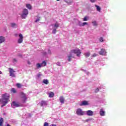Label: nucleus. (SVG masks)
I'll return each instance as SVG.
<instances>
[{
	"mask_svg": "<svg viewBox=\"0 0 126 126\" xmlns=\"http://www.w3.org/2000/svg\"><path fill=\"white\" fill-rule=\"evenodd\" d=\"M97 92H99V89L98 88H96L95 90V93H97Z\"/></svg>",
	"mask_w": 126,
	"mask_h": 126,
	"instance_id": "nucleus-38",
	"label": "nucleus"
},
{
	"mask_svg": "<svg viewBox=\"0 0 126 126\" xmlns=\"http://www.w3.org/2000/svg\"><path fill=\"white\" fill-rule=\"evenodd\" d=\"M11 27H14L15 26H16V24L15 23H11Z\"/></svg>",
	"mask_w": 126,
	"mask_h": 126,
	"instance_id": "nucleus-31",
	"label": "nucleus"
},
{
	"mask_svg": "<svg viewBox=\"0 0 126 126\" xmlns=\"http://www.w3.org/2000/svg\"><path fill=\"white\" fill-rule=\"evenodd\" d=\"M92 57L93 58H95V57H97V54L95 53H94L93 55H92Z\"/></svg>",
	"mask_w": 126,
	"mask_h": 126,
	"instance_id": "nucleus-33",
	"label": "nucleus"
},
{
	"mask_svg": "<svg viewBox=\"0 0 126 126\" xmlns=\"http://www.w3.org/2000/svg\"><path fill=\"white\" fill-rule=\"evenodd\" d=\"M57 0V1H60V0Z\"/></svg>",
	"mask_w": 126,
	"mask_h": 126,
	"instance_id": "nucleus-49",
	"label": "nucleus"
},
{
	"mask_svg": "<svg viewBox=\"0 0 126 126\" xmlns=\"http://www.w3.org/2000/svg\"><path fill=\"white\" fill-rule=\"evenodd\" d=\"M87 17H85L83 19V21H87Z\"/></svg>",
	"mask_w": 126,
	"mask_h": 126,
	"instance_id": "nucleus-36",
	"label": "nucleus"
},
{
	"mask_svg": "<svg viewBox=\"0 0 126 126\" xmlns=\"http://www.w3.org/2000/svg\"><path fill=\"white\" fill-rule=\"evenodd\" d=\"M47 53H45V55H46Z\"/></svg>",
	"mask_w": 126,
	"mask_h": 126,
	"instance_id": "nucleus-51",
	"label": "nucleus"
},
{
	"mask_svg": "<svg viewBox=\"0 0 126 126\" xmlns=\"http://www.w3.org/2000/svg\"><path fill=\"white\" fill-rule=\"evenodd\" d=\"M28 64H31V63L29 61H28Z\"/></svg>",
	"mask_w": 126,
	"mask_h": 126,
	"instance_id": "nucleus-45",
	"label": "nucleus"
},
{
	"mask_svg": "<svg viewBox=\"0 0 126 126\" xmlns=\"http://www.w3.org/2000/svg\"><path fill=\"white\" fill-rule=\"evenodd\" d=\"M43 126H49V123L45 122Z\"/></svg>",
	"mask_w": 126,
	"mask_h": 126,
	"instance_id": "nucleus-34",
	"label": "nucleus"
},
{
	"mask_svg": "<svg viewBox=\"0 0 126 126\" xmlns=\"http://www.w3.org/2000/svg\"><path fill=\"white\" fill-rule=\"evenodd\" d=\"M59 100L61 104H64V97L63 96H61L59 98Z\"/></svg>",
	"mask_w": 126,
	"mask_h": 126,
	"instance_id": "nucleus-11",
	"label": "nucleus"
},
{
	"mask_svg": "<svg viewBox=\"0 0 126 126\" xmlns=\"http://www.w3.org/2000/svg\"><path fill=\"white\" fill-rule=\"evenodd\" d=\"M78 25L79 26H82V23L80 21H79Z\"/></svg>",
	"mask_w": 126,
	"mask_h": 126,
	"instance_id": "nucleus-37",
	"label": "nucleus"
},
{
	"mask_svg": "<svg viewBox=\"0 0 126 126\" xmlns=\"http://www.w3.org/2000/svg\"><path fill=\"white\" fill-rule=\"evenodd\" d=\"M60 27V24L58 23V22H56L54 24V27H55L56 28H58V27Z\"/></svg>",
	"mask_w": 126,
	"mask_h": 126,
	"instance_id": "nucleus-23",
	"label": "nucleus"
},
{
	"mask_svg": "<svg viewBox=\"0 0 126 126\" xmlns=\"http://www.w3.org/2000/svg\"><path fill=\"white\" fill-rule=\"evenodd\" d=\"M95 7H96V10L97 11H98L99 12H100V11H101V7H100V6L97 5H95Z\"/></svg>",
	"mask_w": 126,
	"mask_h": 126,
	"instance_id": "nucleus-20",
	"label": "nucleus"
},
{
	"mask_svg": "<svg viewBox=\"0 0 126 126\" xmlns=\"http://www.w3.org/2000/svg\"><path fill=\"white\" fill-rule=\"evenodd\" d=\"M43 83L47 85V84H49V81L47 79H44L43 80Z\"/></svg>",
	"mask_w": 126,
	"mask_h": 126,
	"instance_id": "nucleus-21",
	"label": "nucleus"
},
{
	"mask_svg": "<svg viewBox=\"0 0 126 126\" xmlns=\"http://www.w3.org/2000/svg\"><path fill=\"white\" fill-rule=\"evenodd\" d=\"M48 53H49V54H51V51H50V50H48Z\"/></svg>",
	"mask_w": 126,
	"mask_h": 126,
	"instance_id": "nucleus-46",
	"label": "nucleus"
},
{
	"mask_svg": "<svg viewBox=\"0 0 126 126\" xmlns=\"http://www.w3.org/2000/svg\"><path fill=\"white\" fill-rule=\"evenodd\" d=\"M99 114L100 115V116H101L102 117L105 116V111H104V110L103 109H101Z\"/></svg>",
	"mask_w": 126,
	"mask_h": 126,
	"instance_id": "nucleus-14",
	"label": "nucleus"
},
{
	"mask_svg": "<svg viewBox=\"0 0 126 126\" xmlns=\"http://www.w3.org/2000/svg\"><path fill=\"white\" fill-rule=\"evenodd\" d=\"M6 126H10V125H9V124H7Z\"/></svg>",
	"mask_w": 126,
	"mask_h": 126,
	"instance_id": "nucleus-48",
	"label": "nucleus"
},
{
	"mask_svg": "<svg viewBox=\"0 0 126 126\" xmlns=\"http://www.w3.org/2000/svg\"><path fill=\"white\" fill-rule=\"evenodd\" d=\"M84 55L86 58H89V57H90V55H91V53H90V52H88L84 53Z\"/></svg>",
	"mask_w": 126,
	"mask_h": 126,
	"instance_id": "nucleus-16",
	"label": "nucleus"
},
{
	"mask_svg": "<svg viewBox=\"0 0 126 126\" xmlns=\"http://www.w3.org/2000/svg\"><path fill=\"white\" fill-rule=\"evenodd\" d=\"M76 114L78 115V116H83L84 115V112L82 111V110L80 108L77 109L76 111Z\"/></svg>",
	"mask_w": 126,
	"mask_h": 126,
	"instance_id": "nucleus-5",
	"label": "nucleus"
},
{
	"mask_svg": "<svg viewBox=\"0 0 126 126\" xmlns=\"http://www.w3.org/2000/svg\"><path fill=\"white\" fill-rule=\"evenodd\" d=\"M2 104H3V105H2L1 106V108H2V107H4V106H5L6 105V104H5V103H2Z\"/></svg>",
	"mask_w": 126,
	"mask_h": 126,
	"instance_id": "nucleus-42",
	"label": "nucleus"
},
{
	"mask_svg": "<svg viewBox=\"0 0 126 126\" xmlns=\"http://www.w3.org/2000/svg\"><path fill=\"white\" fill-rule=\"evenodd\" d=\"M99 42H104V38L102 37H101L99 38Z\"/></svg>",
	"mask_w": 126,
	"mask_h": 126,
	"instance_id": "nucleus-30",
	"label": "nucleus"
},
{
	"mask_svg": "<svg viewBox=\"0 0 126 126\" xmlns=\"http://www.w3.org/2000/svg\"><path fill=\"white\" fill-rule=\"evenodd\" d=\"M71 57H72L71 55L68 56V62H71Z\"/></svg>",
	"mask_w": 126,
	"mask_h": 126,
	"instance_id": "nucleus-29",
	"label": "nucleus"
},
{
	"mask_svg": "<svg viewBox=\"0 0 126 126\" xmlns=\"http://www.w3.org/2000/svg\"><path fill=\"white\" fill-rule=\"evenodd\" d=\"M26 6L27 8H28V9H32V6H31V4H27Z\"/></svg>",
	"mask_w": 126,
	"mask_h": 126,
	"instance_id": "nucleus-19",
	"label": "nucleus"
},
{
	"mask_svg": "<svg viewBox=\"0 0 126 126\" xmlns=\"http://www.w3.org/2000/svg\"><path fill=\"white\" fill-rule=\"evenodd\" d=\"M2 74V72L0 71V74Z\"/></svg>",
	"mask_w": 126,
	"mask_h": 126,
	"instance_id": "nucleus-47",
	"label": "nucleus"
},
{
	"mask_svg": "<svg viewBox=\"0 0 126 126\" xmlns=\"http://www.w3.org/2000/svg\"><path fill=\"white\" fill-rule=\"evenodd\" d=\"M28 13H29L28 10L27 9H24L23 10V13L21 14V17L23 19H25L26 17H27V15H28Z\"/></svg>",
	"mask_w": 126,
	"mask_h": 126,
	"instance_id": "nucleus-2",
	"label": "nucleus"
},
{
	"mask_svg": "<svg viewBox=\"0 0 126 126\" xmlns=\"http://www.w3.org/2000/svg\"><path fill=\"white\" fill-rule=\"evenodd\" d=\"M21 96L22 99L23 103H26V100H27V97H26V95L25 94L23 93H21Z\"/></svg>",
	"mask_w": 126,
	"mask_h": 126,
	"instance_id": "nucleus-4",
	"label": "nucleus"
},
{
	"mask_svg": "<svg viewBox=\"0 0 126 126\" xmlns=\"http://www.w3.org/2000/svg\"><path fill=\"white\" fill-rule=\"evenodd\" d=\"M99 53V55H101V56H105V55L106 54V50H105L104 49H101Z\"/></svg>",
	"mask_w": 126,
	"mask_h": 126,
	"instance_id": "nucleus-9",
	"label": "nucleus"
},
{
	"mask_svg": "<svg viewBox=\"0 0 126 126\" xmlns=\"http://www.w3.org/2000/svg\"><path fill=\"white\" fill-rule=\"evenodd\" d=\"M41 66H46L47 65V63H46L45 61H43L41 63Z\"/></svg>",
	"mask_w": 126,
	"mask_h": 126,
	"instance_id": "nucleus-24",
	"label": "nucleus"
},
{
	"mask_svg": "<svg viewBox=\"0 0 126 126\" xmlns=\"http://www.w3.org/2000/svg\"><path fill=\"white\" fill-rule=\"evenodd\" d=\"M37 77H40L41 76V73H38L37 75Z\"/></svg>",
	"mask_w": 126,
	"mask_h": 126,
	"instance_id": "nucleus-40",
	"label": "nucleus"
},
{
	"mask_svg": "<svg viewBox=\"0 0 126 126\" xmlns=\"http://www.w3.org/2000/svg\"><path fill=\"white\" fill-rule=\"evenodd\" d=\"M19 38L18 40V44H21V43H22V42H23V35H22V34L20 33L19 34Z\"/></svg>",
	"mask_w": 126,
	"mask_h": 126,
	"instance_id": "nucleus-7",
	"label": "nucleus"
},
{
	"mask_svg": "<svg viewBox=\"0 0 126 126\" xmlns=\"http://www.w3.org/2000/svg\"><path fill=\"white\" fill-rule=\"evenodd\" d=\"M0 126H3V118H0Z\"/></svg>",
	"mask_w": 126,
	"mask_h": 126,
	"instance_id": "nucleus-17",
	"label": "nucleus"
},
{
	"mask_svg": "<svg viewBox=\"0 0 126 126\" xmlns=\"http://www.w3.org/2000/svg\"><path fill=\"white\" fill-rule=\"evenodd\" d=\"M38 21H40V19H37L35 21V22H38Z\"/></svg>",
	"mask_w": 126,
	"mask_h": 126,
	"instance_id": "nucleus-41",
	"label": "nucleus"
},
{
	"mask_svg": "<svg viewBox=\"0 0 126 126\" xmlns=\"http://www.w3.org/2000/svg\"><path fill=\"white\" fill-rule=\"evenodd\" d=\"M0 102H1V99H0Z\"/></svg>",
	"mask_w": 126,
	"mask_h": 126,
	"instance_id": "nucleus-50",
	"label": "nucleus"
},
{
	"mask_svg": "<svg viewBox=\"0 0 126 126\" xmlns=\"http://www.w3.org/2000/svg\"><path fill=\"white\" fill-rule=\"evenodd\" d=\"M1 103L2 104H5L6 105L8 102V99H9V96H7L6 94H3L2 95Z\"/></svg>",
	"mask_w": 126,
	"mask_h": 126,
	"instance_id": "nucleus-1",
	"label": "nucleus"
},
{
	"mask_svg": "<svg viewBox=\"0 0 126 126\" xmlns=\"http://www.w3.org/2000/svg\"><path fill=\"white\" fill-rule=\"evenodd\" d=\"M88 105V102L84 100L82 102V103L80 104V106H87Z\"/></svg>",
	"mask_w": 126,
	"mask_h": 126,
	"instance_id": "nucleus-13",
	"label": "nucleus"
},
{
	"mask_svg": "<svg viewBox=\"0 0 126 126\" xmlns=\"http://www.w3.org/2000/svg\"><path fill=\"white\" fill-rule=\"evenodd\" d=\"M11 92L15 94V93H16V90H15L14 88H12L11 89Z\"/></svg>",
	"mask_w": 126,
	"mask_h": 126,
	"instance_id": "nucleus-22",
	"label": "nucleus"
},
{
	"mask_svg": "<svg viewBox=\"0 0 126 126\" xmlns=\"http://www.w3.org/2000/svg\"><path fill=\"white\" fill-rule=\"evenodd\" d=\"M12 105L13 106V107H15V108H17L18 107H21V105L19 104L18 103H16L15 101H13Z\"/></svg>",
	"mask_w": 126,
	"mask_h": 126,
	"instance_id": "nucleus-8",
	"label": "nucleus"
},
{
	"mask_svg": "<svg viewBox=\"0 0 126 126\" xmlns=\"http://www.w3.org/2000/svg\"><path fill=\"white\" fill-rule=\"evenodd\" d=\"M71 53L75 54L77 57H80V55H81V51H80V50H79L78 48L71 50Z\"/></svg>",
	"mask_w": 126,
	"mask_h": 126,
	"instance_id": "nucleus-3",
	"label": "nucleus"
},
{
	"mask_svg": "<svg viewBox=\"0 0 126 126\" xmlns=\"http://www.w3.org/2000/svg\"><path fill=\"white\" fill-rule=\"evenodd\" d=\"M16 86L18 88H21V87H22V86L21 85V84L19 83L16 84Z\"/></svg>",
	"mask_w": 126,
	"mask_h": 126,
	"instance_id": "nucleus-26",
	"label": "nucleus"
},
{
	"mask_svg": "<svg viewBox=\"0 0 126 126\" xmlns=\"http://www.w3.org/2000/svg\"><path fill=\"white\" fill-rule=\"evenodd\" d=\"M9 72L10 73V76H11V77H15V74H14L15 71L13 70L12 68H9Z\"/></svg>",
	"mask_w": 126,
	"mask_h": 126,
	"instance_id": "nucleus-6",
	"label": "nucleus"
},
{
	"mask_svg": "<svg viewBox=\"0 0 126 126\" xmlns=\"http://www.w3.org/2000/svg\"><path fill=\"white\" fill-rule=\"evenodd\" d=\"M92 23H93L94 26H97L98 25V24H97V22L95 21L92 22Z\"/></svg>",
	"mask_w": 126,
	"mask_h": 126,
	"instance_id": "nucleus-27",
	"label": "nucleus"
},
{
	"mask_svg": "<svg viewBox=\"0 0 126 126\" xmlns=\"http://www.w3.org/2000/svg\"><path fill=\"white\" fill-rule=\"evenodd\" d=\"M87 116H92L94 113L92 110H88L86 111Z\"/></svg>",
	"mask_w": 126,
	"mask_h": 126,
	"instance_id": "nucleus-12",
	"label": "nucleus"
},
{
	"mask_svg": "<svg viewBox=\"0 0 126 126\" xmlns=\"http://www.w3.org/2000/svg\"><path fill=\"white\" fill-rule=\"evenodd\" d=\"M5 41V39L4 38V37L1 36H0V44H1V43H3Z\"/></svg>",
	"mask_w": 126,
	"mask_h": 126,
	"instance_id": "nucleus-15",
	"label": "nucleus"
},
{
	"mask_svg": "<svg viewBox=\"0 0 126 126\" xmlns=\"http://www.w3.org/2000/svg\"><path fill=\"white\" fill-rule=\"evenodd\" d=\"M40 107H43L44 106H47L48 105V104L47 103V101L42 100L41 101V102L40 103Z\"/></svg>",
	"mask_w": 126,
	"mask_h": 126,
	"instance_id": "nucleus-10",
	"label": "nucleus"
},
{
	"mask_svg": "<svg viewBox=\"0 0 126 126\" xmlns=\"http://www.w3.org/2000/svg\"><path fill=\"white\" fill-rule=\"evenodd\" d=\"M56 32H57V30H56V29L53 30L52 33L53 34H56Z\"/></svg>",
	"mask_w": 126,
	"mask_h": 126,
	"instance_id": "nucleus-35",
	"label": "nucleus"
},
{
	"mask_svg": "<svg viewBox=\"0 0 126 126\" xmlns=\"http://www.w3.org/2000/svg\"><path fill=\"white\" fill-rule=\"evenodd\" d=\"M88 25V23L87 22H84L82 23V26H85V25Z\"/></svg>",
	"mask_w": 126,
	"mask_h": 126,
	"instance_id": "nucleus-32",
	"label": "nucleus"
},
{
	"mask_svg": "<svg viewBox=\"0 0 126 126\" xmlns=\"http://www.w3.org/2000/svg\"><path fill=\"white\" fill-rule=\"evenodd\" d=\"M90 1H91V2H95V1H96V0H90Z\"/></svg>",
	"mask_w": 126,
	"mask_h": 126,
	"instance_id": "nucleus-43",
	"label": "nucleus"
},
{
	"mask_svg": "<svg viewBox=\"0 0 126 126\" xmlns=\"http://www.w3.org/2000/svg\"><path fill=\"white\" fill-rule=\"evenodd\" d=\"M64 1L67 2V3H71L72 2V1L70 0H64Z\"/></svg>",
	"mask_w": 126,
	"mask_h": 126,
	"instance_id": "nucleus-28",
	"label": "nucleus"
},
{
	"mask_svg": "<svg viewBox=\"0 0 126 126\" xmlns=\"http://www.w3.org/2000/svg\"><path fill=\"white\" fill-rule=\"evenodd\" d=\"M36 67H37V68H40V67H42V65L39 63H37L36 64Z\"/></svg>",
	"mask_w": 126,
	"mask_h": 126,
	"instance_id": "nucleus-25",
	"label": "nucleus"
},
{
	"mask_svg": "<svg viewBox=\"0 0 126 126\" xmlns=\"http://www.w3.org/2000/svg\"><path fill=\"white\" fill-rule=\"evenodd\" d=\"M18 57H20V58H22V55L21 54H19Z\"/></svg>",
	"mask_w": 126,
	"mask_h": 126,
	"instance_id": "nucleus-44",
	"label": "nucleus"
},
{
	"mask_svg": "<svg viewBox=\"0 0 126 126\" xmlns=\"http://www.w3.org/2000/svg\"><path fill=\"white\" fill-rule=\"evenodd\" d=\"M54 96H55V94L54 93V92H51L49 93L50 98H53V97H54Z\"/></svg>",
	"mask_w": 126,
	"mask_h": 126,
	"instance_id": "nucleus-18",
	"label": "nucleus"
},
{
	"mask_svg": "<svg viewBox=\"0 0 126 126\" xmlns=\"http://www.w3.org/2000/svg\"><path fill=\"white\" fill-rule=\"evenodd\" d=\"M13 63H17V60H16V59H13Z\"/></svg>",
	"mask_w": 126,
	"mask_h": 126,
	"instance_id": "nucleus-39",
	"label": "nucleus"
}]
</instances>
